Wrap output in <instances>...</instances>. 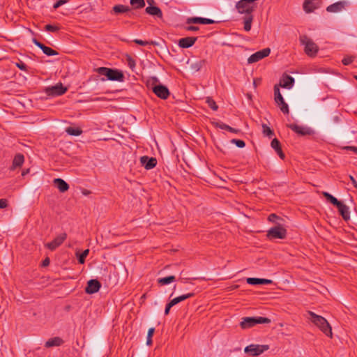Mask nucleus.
Listing matches in <instances>:
<instances>
[{"label":"nucleus","instance_id":"20","mask_svg":"<svg viewBox=\"0 0 357 357\" xmlns=\"http://www.w3.org/2000/svg\"><path fill=\"white\" fill-rule=\"evenodd\" d=\"M246 281L250 284H268L272 283L271 280L255 278H248Z\"/></svg>","mask_w":357,"mask_h":357},{"label":"nucleus","instance_id":"64","mask_svg":"<svg viewBox=\"0 0 357 357\" xmlns=\"http://www.w3.org/2000/svg\"><path fill=\"white\" fill-rule=\"evenodd\" d=\"M153 0H147V3L149 4V5H152V3H153Z\"/></svg>","mask_w":357,"mask_h":357},{"label":"nucleus","instance_id":"7","mask_svg":"<svg viewBox=\"0 0 357 357\" xmlns=\"http://www.w3.org/2000/svg\"><path fill=\"white\" fill-rule=\"evenodd\" d=\"M268 349V345L250 344L244 349L246 354L258 356Z\"/></svg>","mask_w":357,"mask_h":357},{"label":"nucleus","instance_id":"28","mask_svg":"<svg viewBox=\"0 0 357 357\" xmlns=\"http://www.w3.org/2000/svg\"><path fill=\"white\" fill-rule=\"evenodd\" d=\"M130 10L128 6L124 5H116L113 7V11L115 13H123Z\"/></svg>","mask_w":357,"mask_h":357},{"label":"nucleus","instance_id":"22","mask_svg":"<svg viewBox=\"0 0 357 357\" xmlns=\"http://www.w3.org/2000/svg\"><path fill=\"white\" fill-rule=\"evenodd\" d=\"M196 38L189 37L181 38L179 40V45L183 48H188L191 47L195 42Z\"/></svg>","mask_w":357,"mask_h":357},{"label":"nucleus","instance_id":"26","mask_svg":"<svg viewBox=\"0 0 357 357\" xmlns=\"http://www.w3.org/2000/svg\"><path fill=\"white\" fill-rule=\"evenodd\" d=\"M316 0H305L303 3V9L306 13L312 12L316 8Z\"/></svg>","mask_w":357,"mask_h":357},{"label":"nucleus","instance_id":"31","mask_svg":"<svg viewBox=\"0 0 357 357\" xmlns=\"http://www.w3.org/2000/svg\"><path fill=\"white\" fill-rule=\"evenodd\" d=\"M175 280V277L173 275H170L166 278H162L158 280V283L161 285H166L173 282Z\"/></svg>","mask_w":357,"mask_h":357},{"label":"nucleus","instance_id":"55","mask_svg":"<svg viewBox=\"0 0 357 357\" xmlns=\"http://www.w3.org/2000/svg\"><path fill=\"white\" fill-rule=\"evenodd\" d=\"M134 41H135V43L139 44L140 45H145L148 44V42L144 41V40H142L136 39Z\"/></svg>","mask_w":357,"mask_h":357},{"label":"nucleus","instance_id":"59","mask_svg":"<svg viewBox=\"0 0 357 357\" xmlns=\"http://www.w3.org/2000/svg\"><path fill=\"white\" fill-rule=\"evenodd\" d=\"M172 307V306H170V305H169V303L167 304V305L166 308H165V314H167L169 313V310H170V308H171Z\"/></svg>","mask_w":357,"mask_h":357},{"label":"nucleus","instance_id":"37","mask_svg":"<svg viewBox=\"0 0 357 357\" xmlns=\"http://www.w3.org/2000/svg\"><path fill=\"white\" fill-rule=\"evenodd\" d=\"M215 126L221 129H225L232 132H237L238 130L231 128L230 126L222 123H215Z\"/></svg>","mask_w":357,"mask_h":357},{"label":"nucleus","instance_id":"12","mask_svg":"<svg viewBox=\"0 0 357 357\" xmlns=\"http://www.w3.org/2000/svg\"><path fill=\"white\" fill-rule=\"evenodd\" d=\"M291 130L301 135H311L313 132L311 128L307 126H301L296 124L288 126Z\"/></svg>","mask_w":357,"mask_h":357},{"label":"nucleus","instance_id":"60","mask_svg":"<svg viewBox=\"0 0 357 357\" xmlns=\"http://www.w3.org/2000/svg\"><path fill=\"white\" fill-rule=\"evenodd\" d=\"M277 153H278V155H280V157L281 158H284V153L282 152L281 149H278V151H276Z\"/></svg>","mask_w":357,"mask_h":357},{"label":"nucleus","instance_id":"45","mask_svg":"<svg viewBox=\"0 0 357 357\" xmlns=\"http://www.w3.org/2000/svg\"><path fill=\"white\" fill-rule=\"evenodd\" d=\"M16 66L20 68L22 70L27 71V66L22 61H19L15 63Z\"/></svg>","mask_w":357,"mask_h":357},{"label":"nucleus","instance_id":"47","mask_svg":"<svg viewBox=\"0 0 357 357\" xmlns=\"http://www.w3.org/2000/svg\"><path fill=\"white\" fill-rule=\"evenodd\" d=\"M326 331H324L323 333H325L327 336L332 337L333 333H332V328L331 325H329L327 328L325 329Z\"/></svg>","mask_w":357,"mask_h":357},{"label":"nucleus","instance_id":"61","mask_svg":"<svg viewBox=\"0 0 357 357\" xmlns=\"http://www.w3.org/2000/svg\"><path fill=\"white\" fill-rule=\"evenodd\" d=\"M29 173V169H24L22 172V176H24L25 175H26Z\"/></svg>","mask_w":357,"mask_h":357},{"label":"nucleus","instance_id":"48","mask_svg":"<svg viewBox=\"0 0 357 357\" xmlns=\"http://www.w3.org/2000/svg\"><path fill=\"white\" fill-rule=\"evenodd\" d=\"M353 59H354L353 56H346L343 59L342 63L344 65H349V63H351L352 62Z\"/></svg>","mask_w":357,"mask_h":357},{"label":"nucleus","instance_id":"27","mask_svg":"<svg viewBox=\"0 0 357 357\" xmlns=\"http://www.w3.org/2000/svg\"><path fill=\"white\" fill-rule=\"evenodd\" d=\"M66 132L69 135H73V136H79L82 134V131L81 129L78 128H73V127H68L66 129Z\"/></svg>","mask_w":357,"mask_h":357},{"label":"nucleus","instance_id":"63","mask_svg":"<svg viewBox=\"0 0 357 357\" xmlns=\"http://www.w3.org/2000/svg\"><path fill=\"white\" fill-rule=\"evenodd\" d=\"M349 149L353 150L355 152H357V148L356 147L351 146V147H349Z\"/></svg>","mask_w":357,"mask_h":357},{"label":"nucleus","instance_id":"58","mask_svg":"<svg viewBox=\"0 0 357 357\" xmlns=\"http://www.w3.org/2000/svg\"><path fill=\"white\" fill-rule=\"evenodd\" d=\"M50 264V259L49 258H46L45 260H43V266H48Z\"/></svg>","mask_w":357,"mask_h":357},{"label":"nucleus","instance_id":"8","mask_svg":"<svg viewBox=\"0 0 357 357\" xmlns=\"http://www.w3.org/2000/svg\"><path fill=\"white\" fill-rule=\"evenodd\" d=\"M66 238L67 234L65 232L61 233L59 235H58L55 238H54L53 241L46 243L45 246L47 248L50 249V250H54L64 242Z\"/></svg>","mask_w":357,"mask_h":357},{"label":"nucleus","instance_id":"43","mask_svg":"<svg viewBox=\"0 0 357 357\" xmlns=\"http://www.w3.org/2000/svg\"><path fill=\"white\" fill-rule=\"evenodd\" d=\"M146 12L148 14L155 15H156V6H150L146 8Z\"/></svg>","mask_w":357,"mask_h":357},{"label":"nucleus","instance_id":"3","mask_svg":"<svg viewBox=\"0 0 357 357\" xmlns=\"http://www.w3.org/2000/svg\"><path fill=\"white\" fill-rule=\"evenodd\" d=\"M307 314L310 315V319L311 321L317 326L322 332L326 331V328H327L330 324L328 321L324 318L323 317L318 315L313 312L309 311Z\"/></svg>","mask_w":357,"mask_h":357},{"label":"nucleus","instance_id":"17","mask_svg":"<svg viewBox=\"0 0 357 357\" xmlns=\"http://www.w3.org/2000/svg\"><path fill=\"white\" fill-rule=\"evenodd\" d=\"M24 162V157L22 153H17L14 157L13 160L12 166L10 167V170H14L17 167H20Z\"/></svg>","mask_w":357,"mask_h":357},{"label":"nucleus","instance_id":"40","mask_svg":"<svg viewBox=\"0 0 357 357\" xmlns=\"http://www.w3.org/2000/svg\"><path fill=\"white\" fill-rule=\"evenodd\" d=\"M271 320L264 317H255V324H268Z\"/></svg>","mask_w":357,"mask_h":357},{"label":"nucleus","instance_id":"16","mask_svg":"<svg viewBox=\"0 0 357 357\" xmlns=\"http://www.w3.org/2000/svg\"><path fill=\"white\" fill-rule=\"evenodd\" d=\"M53 183L61 192H65L69 189V185L62 178H54Z\"/></svg>","mask_w":357,"mask_h":357},{"label":"nucleus","instance_id":"52","mask_svg":"<svg viewBox=\"0 0 357 357\" xmlns=\"http://www.w3.org/2000/svg\"><path fill=\"white\" fill-rule=\"evenodd\" d=\"M151 90L156 95V78L153 77V83L151 84Z\"/></svg>","mask_w":357,"mask_h":357},{"label":"nucleus","instance_id":"49","mask_svg":"<svg viewBox=\"0 0 357 357\" xmlns=\"http://www.w3.org/2000/svg\"><path fill=\"white\" fill-rule=\"evenodd\" d=\"M192 296V294H185V295L180 296L177 297V298H178V301L180 303V302L183 301L185 299L191 297Z\"/></svg>","mask_w":357,"mask_h":357},{"label":"nucleus","instance_id":"35","mask_svg":"<svg viewBox=\"0 0 357 357\" xmlns=\"http://www.w3.org/2000/svg\"><path fill=\"white\" fill-rule=\"evenodd\" d=\"M274 96L275 102H278V101H282V100L284 99L280 91L278 85H275L274 86Z\"/></svg>","mask_w":357,"mask_h":357},{"label":"nucleus","instance_id":"10","mask_svg":"<svg viewBox=\"0 0 357 357\" xmlns=\"http://www.w3.org/2000/svg\"><path fill=\"white\" fill-rule=\"evenodd\" d=\"M32 41L46 55H47V56L58 55V52L56 51H55L54 50L52 49L51 47L45 46L44 44H43L40 42H39L37 39L33 38Z\"/></svg>","mask_w":357,"mask_h":357},{"label":"nucleus","instance_id":"25","mask_svg":"<svg viewBox=\"0 0 357 357\" xmlns=\"http://www.w3.org/2000/svg\"><path fill=\"white\" fill-rule=\"evenodd\" d=\"M63 341L61 337H55L48 340L45 342V347H54V346H60L63 344Z\"/></svg>","mask_w":357,"mask_h":357},{"label":"nucleus","instance_id":"57","mask_svg":"<svg viewBox=\"0 0 357 357\" xmlns=\"http://www.w3.org/2000/svg\"><path fill=\"white\" fill-rule=\"evenodd\" d=\"M349 178L351 181V182H352L353 185H354V187L357 189V182L356 181L354 178L352 176H349Z\"/></svg>","mask_w":357,"mask_h":357},{"label":"nucleus","instance_id":"53","mask_svg":"<svg viewBox=\"0 0 357 357\" xmlns=\"http://www.w3.org/2000/svg\"><path fill=\"white\" fill-rule=\"evenodd\" d=\"M66 3V1H64V0H59V1H57L54 3V8H59V6H61V5H63V3Z\"/></svg>","mask_w":357,"mask_h":357},{"label":"nucleus","instance_id":"36","mask_svg":"<svg viewBox=\"0 0 357 357\" xmlns=\"http://www.w3.org/2000/svg\"><path fill=\"white\" fill-rule=\"evenodd\" d=\"M60 29V26L58 25L47 24L45 26V30L49 32H56Z\"/></svg>","mask_w":357,"mask_h":357},{"label":"nucleus","instance_id":"54","mask_svg":"<svg viewBox=\"0 0 357 357\" xmlns=\"http://www.w3.org/2000/svg\"><path fill=\"white\" fill-rule=\"evenodd\" d=\"M178 303H179V301H178V298L176 297V298H175L172 299V300L169 302V305L173 307L174 305H175L178 304Z\"/></svg>","mask_w":357,"mask_h":357},{"label":"nucleus","instance_id":"15","mask_svg":"<svg viewBox=\"0 0 357 357\" xmlns=\"http://www.w3.org/2000/svg\"><path fill=\"white\" fill-rule=\"evenodd\" d=\"M214 21L211 19H206V18H202V17H190L187 20V24H213Z\"/></svg>","mask_w":357,"mask_h":357},{"label":"nucleus","instance_id":"42","mask_svg":"<svg viewBox=\"0 0 357 357\" xmlns=\"http://www.w3.org/2000/svg\"><path fill=\"white\" fill-rule=\"evenodd\" d=\"M262 128H263V132L264 135L269 136V137H271L273 135V131L266 125L264 124L262 126Z\"/></svg>","mask_w":357,"mask_h":357},{"label":"nucleus","instance_id":"33","mask_svg":"<svg viewBox=\"0 0 357 357\" xmlns=\"http://www.w3.org/2000/svg\"><path fill=\"white\" fill-rule=\"evenodd\" d=\"M130 3L135 9L142 8L145 6L144 0H130Z\"/></svg>","mask_w":357,"mask_h":357},{"label":"nucleus","instance_id":"32","mask_svg":"<svg viewBox=\"0 0 357 357\" xmlns=\"http://www.w3.org/2000/svg\"><path fill=\"white\" fill-rule=\"evenodd\" d=\"M89 253V250L86 249L84 250L81 254H79L78 252L76 253V256L78 259V261L79 264H83L85 262V259L88 256Z\"/></svg>","mask_w":357,"mask_h":357},{"label":"nucleus","instance_id":"11","mask_svg":"<svg viewBox=\"0 0 357 357\" xmlns=\"http://www.w3.org/2000/svg\"><path fill=\"white\" fill-rule=\"evenodd\" d=\"M142 166L146 169H151L155 167L156 159L155 158H149L146 155L142 156L139 159Z\"/></svg>","mask_w":357,"mask_h":357},{"label":"nucleus","instance_id":"29","mask_svg":"<svg viewBox=\"0 0 357 357\" xmlns=\"http://www.w3.org/2000/svg\"><path fill=\"white\" fill-rule=\"evenodd\" d=\"M322 195L330 202H331L333 205H335L336 207L340 205V201H338L335 197H334L333 195H331V194H329L328 192H322Z\"/></svg>","mask_w":357,"mask_h":357},{"label":"nucleus","instance_id":"1","mask_svg":"<svg viewBox=\"0 0 357 357\" xmlns=\"http://www.w3.org/2000/svg\"><path fill=\"white\" fill-rule=\"evenodd\" d=\"M96 71L98 74L106 76L107 79L111 81L122 82L124 78L122 72L116 69L100 67L97 68Z\"/></svg>","mask_w":357,"mask_h":357},{"label":"nucleus","instance_id":"62","mask_svg":"<svg viewBox=\"0 0 357 357\" xmlns=\"http://www.w3.org/2000/svg\"><path fill=\"white\" fill-rule=\"evenodd\" d=\"M162 15L161 10L158 8V17H160Z\"/></svg>","mask_w":357,"mask_h":357},{"label":"nucleus","instance_id":"18","mask_svg":"<svg viewBox=\"0 0 357 357\" xmlns=\"http://www.w3.org/2000/svg\"><path fill=\"white\" fill-rule=\"evenodd\" d=\"M294 84V79L289 75H286L281 82L280 83V86L283 87L284 89H291Z\"/></svg>","mask_w":357,"mask_h":357},{"label":"nucleus","instance_id":"23","mask_svg":"<svg viewBox=\"0 0 357 357\" xmlns=\"http://www.w3.org/2000/svg\"><path fill=\"white\" fill-rule=\"evenodd\" d=\"M342 218L347 220L350 218L349 208L342 202L337 206Z\"/></svg>","mask_w":357,"mask_h":357},{"label":"nucleus","instance_id":"51","mask_svg":"<svg viewBox=\"0 0 357 357\" xmlns=\"http://www.w3.org/2000/svg\"><path fill=\"white\" fill-rule=\"evenodd\" d=\"M127 61L130 68H132L135 66V62L130 56H128Z\"/></svg>","mask_w":357,"mask_h":357},{"label":"nucleus","instance_id":"14","mask_svg":"<svg viewBox=\"0 0 357 357\" xmlns=\"http://www.w3.org/2000/svg\"><path fill=\"white\" fill-rule=\"evenodd\" d=\"M347 5L346 1H339L328 6L326 10L330 13H340L345 8Z\"/></svg>","mask_w":357,"mask_h":357},{"label":"nucleus","instance_id":"50","mask_svg":"<svg viewBox=\"0 0 357 357\" xmlns=\"http://www.w3.org/2000/svg\"><path fill=\"white\" fill-rule=\"evenodd\" d=\"M8 206V201L6 199H0V208H5Z\"/></svg>","mask_w":357,"mask_h":357},{"label":"nucleus","instance_id":"19","mask_svg":"<svg viewBox=\"0 0 357 357\" xmlns=\"http://www.w3.org/2000/svg\"><path fill=\"white\" fill-rule=\"evenodd\" d=\"M170 96L169 89L161 84H158V98L167 99Z\"/></svg>","mask_w":357,"mask_h":357},{"label":"nucleus","instance_id":"46","mask_svg":"<svg viewBox=\"0 0 357 357\" xmlns=\"http://www.w3.org/2000/svg\"><path fill=\"white\" fill-rule=\"evenodd\" d=\"M271 147L274 149L275 151H278V149H280V142L277 139H274L271 142Z\"/></svg>","mask_w":357,"mask_h":357},{"label":"nucleus","instance_id":"30","mask_svg":"<svg viewBox=\"0 0 357 357\" xmlns=\"http://www.w3.org/2000/svg\"><path fill=\"white\" fill-rule=\"evenodd\" d=\"M252 20H253L252 15H248L244 17L243 22H244L245 31H249L250 30Z\"/></svg>","mask_w":357,"mask_h":357},{"label":"nucleus","instance_id":"41","mask_svg":"<svg viewBox=\"0 0 357 357\" xmlns=\"http://www.w3.org/2000/svg\"><path fill=\"white\" fill-rule=\"evenodd\" d=\"M231 143L236 144L239 148H243L245 146V142L243 140L240 139H231Z\"/></svg>","mask_w":357,"mask_h":357},{"label":"nucleus","instance_id":"13","mask_svg":"<svg viewBox=\"0 0 357 357\" xmlns=\"http://www.w3.org/2000/svg\"><path fill=\"white\" fill-rule=\"evenodd\" d=\"M100 287L101 284L97 280H90L87 283L85 291L87 294H94L99 291Z\"/></svg>","mask_w":357,"mask_h":357},{"label":"nucleus","instance_id":"38","mask_svg":"<svg viewBox=\"0 0 357 357\" xmlns=\"http://www.w3.org/2000/svg\"><path fill=\"white\" fill-rule=\"evenodd\" d=\"M155 332V328H149L146 337V344L151 345L152 344V337Z\"/></svg>","mask_w":357,"mask_h":357},{"label":"nucleus","instance_id":"9","mask_svg":"<svg viewBox=\"0 0 357 357\" xmlns=\"http://www.w3.org/2000/svg\"><path fill=\"white\" fill-rule=\"evenodd\" d=\"M271 52V50L269 48L264 49L261 51H259L252 55H251L248 59V62L249 63H255L258 61L259 60L267 56Z\"/></svg>","mask_w":357,"mask_h":357},{"label":"nucleus","instance_id":"5","mask_svg":"<svg viewBox=\"0 0 357 357\" xmlns=\"http://www.w3.org/2000/svg\"><path fill=\"white\" fill-rule=\"evenodd\" d=\"M235 8L238 13L245 14L247 16L250 15V14L254 10L253 4L245 0H239L236 2Z\"/></svg>","mask_w":357,"mask_h":357},{"label":"nucleus","instance_id":"44","mask_svg":"<svg viewBox=\"0 0 357 357\" xmlns=\"http://www.w3.org/2000/svg\"><path fill=\"white\" fill-rule=\"evenodd\" d=\"M268 220L275 222L277 225V222H280L282 220L280 218H278L275 214H271L268 217Z\"/></svg>","mask_w":357,"mask_h":357},{"label":"nucleus","instance_id":"21","mask_svg":"<svg viewBox=\"0 0 357 357\" xmlns=\"http://www.w3.org/2000/svg\"><path fill=\"white\" fill-rule=\"evenodd\" d=\"M255 324V317H244L240 323L241 327L243 329L250 328Z\"/></svg>","mask_w":357,"mask_h":357},{"label":"nucleus","instance_id":"4","mask_svg":"<svg viewBox=\"0 0 357 357\" xmlns=\"http://www.w3.org/2000/svg\"><path fill=\"white\" fill-rule=\"evenodd\" d=\"M286 236V229L281 222H277V225L268 231V236L282 239Z\"/></svg>","mask_w":357,"mask_h":357},{"label":"nucleus","instance_id":"2","mask_svg":"<svg viewBox=\"0 0 357 357\" xmlns=\"http://www.w3.org/2000/svg\"><path fill=\"white\" fill-rule=\"evenodd\" d=\"M301 43L304 46L305 54L311 57H314L319 51L318 45L306 36L301 37Z\"/></svg>","mask_w":357,"mask_h":357},{"label":"nucleus","instance_id":"39","mask_svg":"<svg viewBox=\"0 0 357 357\" xmlns=\"http://www.w3.org/2000/svg\"><path fill=\"white\" fill-rule=\"evenodd\" d=\"M206 102L213 110H216L218 109V106L216 105L215 102L211 98L207 97L206 98Z\"/></svg>","mask_w":357,"mask_h":357},{"label":"nucleus","instance_id":"56","mask_svg":"<svg viewBox=\"0 0 357 357\" xmlns=\"http://www.w3.org/2000/svg\"><path fill=\"white\" fill-rule=\"evenodd\" d=\"M186 29L188 30L193 31H197L199 29V28L197 26H189Z\"/></svg>","mask_w":357,"mask_h":357},{"label":"nucleus","instance_id":"24","mask_svg":"<svg viewBox=\"0 0 357 357\" xmlns=\"http://www.w3.org/2000/svg\"><path fill=\"white\" fill-rule=\"evenodd\" d=\"M188 63L190 65V69L192 72H197L204 63V61L199 60L194 61H188Z\"/></svg>","mask_w":357,"mask_h":357},{"label":"nucleus","instance_id":"6","mask_svg":"<svg viewBox=\"0 0 357 357\" xmlns=\"http://www.w3.org/2000/svg\"><path fill=\"white\" fill-rule=\"evenodd\" d=\"M67 88L63 86L61 83H58L54 86H49L45 89V93L48 96H58L64 94Z\"/></svg>","mask_w":357,"mask_h":357},{"label":"nucleus","instance_id":"34","mask_svg":"<svg viewBox=\"0 0 357 357\" xmlns=\"http://www.w3.org/2000/svg\"><path fill=\"white\" fill-rule=\"evenodd\" d=\"M276 104L278 105V107H280V110L284 113V114H288L289 113V106L285 102L284 100L282 99V101H278V102H276Z\"/></svg>","mask_w":357,"mask_h":357}]
</instances>
